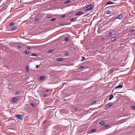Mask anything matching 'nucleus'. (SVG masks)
Here are the masks:
<instances>
[{"mask_svg": "<svg viewBox=\"0 0 135 135\" xmlns=\"http://www.w3.org/2000/svg\"><path fill=\"white\" fill-rule=\"evenodd\" d=\"M56 20V18H52L51 20V21H55Z\"/></svg>", "mask_w": 135, "mask_h": 135, "instance_id": "25", "label": "nucleus"}, {"mask_svg": "<svg viewBox=\"0 0 135 135\" xmlns=\"http://www.w3.org/2000/svg\"><path fill=\"white\" fill-rule=\"evenodd\" d=\"M31 48V47L30 46H27V48L28 50H30Z\"/></svg>", "mask_w": 135, "mask_h": 135, "instance_id": "31", "label": "nucleus"}, {"mask_svg": "<svg viewBox=\"0 0 135 135\" xmlns=\"http://www.w3.org/2000/svg\"><path fill=\"white\" fill-rule=\"evenodd\" d=\"M132 108L133 109H135V106H132Z\"/></svg>", "mask_w": 135, "mask_h": 135, "instance_id": "36", "label": "nucleus"}, {"mask_svg": "<svg viewBox=\"0 0 135 135\" xmlns=\"http://www.w3.org/2000/svg\"><path fill=\"white\" fill-rule=\"evenodd\" d=\"M40 79L41 80H43L44 79V77L43 76H41L40 77Z\"/></svg>", "mask_w": 135, "mask_h": 135, "instance_id": "18", "label": "nucleus"}, {"mask_svg": "<svg viewBox=\"0 0 135 135\" xmlns=\"http://www.w3.org/2000/svg\"><path fill=\"white\" fill-rule=\"evenodd\" d=\"M13 101L14 102H17V97H15L13 98Z\"/></svg>", "mask_w": 135, "mask_h": 135, "instance_id": "10", "label": "nucleus"}, {"mask_svg": "<svg viewBox=\"0 0 135 135\" xmlns=\"http://www.w3.org/2000/svg\"><path fill=\"white\" fill-rule=\"evenodd\" d=\"M74 109L75 110H76L78 109V107H77L75 108Z\"/></svg>", "mask_w": 135, "mask_h": 135, "instance_id": "41", "label": "nucleus"}, {"mask_svg": "<svg viewBox=\"0 0 135 135\" xmlns=\"http://www.w3.org/2000/svg\"><path fill=\"white\" fill-rule=\"evenodd\" d=\"M113 33L112 32H110L109 33L108 35H109L110 36H112L113 35Z\"/></svg>", "mask_w": 135, "mask_h": 135, "instance_id": "19", "label": "nucleus"}, {"mask_svg": "<svg viewBox=\"0 0 135 135\" xmlns=\"http://www.w3.org/2000/svg\"><path fill=\"white\" fill-rule=\"evenodd\" d=\"M60 25H61H61H62V24H60Z\"/></svg>", "mask_w": 135, "mask_h": 135, "instance_id": "48", "label": "nucleus"}, {"mask_svg": "<svg viewBox=\"0 0 135 135\" xmlns=\"http://www.w3.org/2000/svg\"><path fill=\"white\" fill-rule=\"evenodd\" d=\"M111 26V25H110V26Z\"/></svg>", "mask_w": 135, "mask_h": 135, "instance_id": "50", "label": "nucleus"}, {"mask_svg": "<svg viewBox=\"0 0 135 135\" xmlns=\"http://www.w3.org/2000/svg\"><path fill=\"white\" fill-rule=\"evenodd\" d=\"M114 3H113V2H112L110 1H109L108 2H107L106 4V5H108V4H114Z\"/></svg>", "mask_w": 135, "mask_h": 135, "instance_id": "11", "label": "nucleus"}, {"mask_svg": "<svg viewBox=\"0 0 135 135\" xmlns=\"http://www.w3.org/2000/svg\"><path fill=\"white\" fill-rule=\"evenodd\" d=\"M122 87L123 86L121 85L120 84L115 87L114 89H117L119 88H122Z\"/></svg>", "mask_w": 135, "mask_h": 135, "instance_id": "4", "label": "nucleus"}, {"mask_svg": "<svg viewBox=\"0 0 135 135\" xmlns=\"http://www.w3.org/2000/svg\"><path fill=\"white\" fill-rule=\"evenodd\" d=\"M94 8L93 5H89L87 7L86 10H89L93 9Z\"/></svg>", "mask_w": 135, "mask_h": 135, "instance_id": "2", "label": "nucleus"}, {"mask_svg": "<svg viewBox=\"0 0 135 135\" xmlns=\"http://www.w3.org/2000/svg\"><path fill=\"white\" fill-rule=\"evenodd\" d=\"M104 38H103L102 39V40H104Z\"/></svg>", "mask_w": 135, "mask_h": 135, "instance_id": "46", "label": "nucleus"}, {"mask_svg": "<svg viewBox=\"0 0 135 135\" xmlns=\"http://www.w3.org/2000/svg\"><path fill=\"white\" fill-rule=\"evenodd\" d=\"M51 16L50 15H48L47 16V17L48 18H51Z\"/></svg>", "mask_w": 135, "mask_h": 135, "instance_id": "30", "label": "nucleus"}, {"mask_svg": "<svg viewBox=\"0 0 135 135\" xmlns=\"http://www.w3.org/2000/svg\"><path fill=\"white\" fill-rule=\"evenodd\" d=\"M17 47L18 48L17 49H21V46L20 45H18V46H17Z\"/></svg>", "mask_w": 135, "mask_h": 135, "instance_id": "32", "label": "nucleus"}, {"mask_svg": "<svg viewBox=\"0 0 135 135\" xmlns=\"http://www.w3.org/2000/svg\"><path fill=\"white\" fill-rule=\"evenodd\" d=\"M65 14L63 15H61V17L62 18L64 17L65 16Z\"/></svg>", "mask_w": 135, "mask_h": 135, "instance_id": "34", "label": "nucleus"}, {"mask_svg": "<svg viewBox=\"0 0 135 135\" xmlns=\"http://www.w3.org/2000/svg\"><path fill=\"white\" fill-rule=\"evenodd\" d=\"M40 1H36L35 2H39Z\"/></svg>", "mask_w": 135, "mask_h": 135, "instance_id": "47", "label": "nucleus"}, {"mask_svg": "<svg viewBox=\"0 0 135 135\" xmlns=\"http://www.w3.org/2000/svg\"><path fill=\"white\" fill-rule=\"evenodd\" d=\"M31 105L32 107H34L35 106V104L34 103H31Z\"/></svg>", "mask_w": 135, "mask_h": 135, "instance_id": "23", "label": "nucleus"}, {"mask_svg": "<svg viewBox=\"0 0 135 135\" xmlns=\"http://www.w3.org/2000/svg\"><path fill=\"white\" fill-rule=\"evenodd\" d=\"M96 131V129H94L91 130V132H94Z\"/></svg>", "mask_w": 135, "mask_h": 135, "instance_id": "33", "label": "nucleus"}, {"mask_svg": "<svg viewBox=\"0 0 135 135\" xmlns=\"http://www.w3.org/2000/svg\"><path fill=\"white\" fill-rule=\"evenodd\" d=\"M117 19H118L119 20L122 19V15L121 14L119 15L117 17H116V18H115V20H116Z\"/></svg>", "mask_w": 135, "mask_h": 135, "instance_id": "3", "label": "nucleus"}, {"mask_svg": "<svg viewBox=\"0 0 135 135\" xmlns=\"http://www.w3.org/2000/svg\"><path fill=\"white\" fill-rule=\"evenodd\" d=\"M116 39V38L115 37H113L111 38V40L112 41H114Z\"/></svg>", "mask_w": 135, "mask_h": 135, "instance_id": "16", "label": "nucleus"}, {"mask_svg": "<svg viewBox=\"0 0 135 135\" xmlns=\"http://www.w3.org/2000/svg\"><path fill=\"white\" fill-rule=\"evenodd\" d=\"M22 116V115H19L18 114H17L16 115L15 117L17 118L18 119H20L21 120H22L23 119Z\"/></svg>", "mask_w": 135, "mask_h": 135, "instance_id": "1", "label": "nucleus"}, {"mask_svg": "<svg viewBox=\"0 0 135 135\" xmlns=\"http://www.w3.org/2000/svg\"><path fill=\"white\" fill-rule=\"evenodd\" d=\"M24 53L26 54H28L29 53V51H25Z\"/></svg>", "mask_w": 135, "mask_h": 135, "instance_id": "17", "label": "nucleus"}, {"mask_svg": "<svg viewBox=\"0 0 135 135\" xmlns=\"http://www.w3.org/2000/svg\"><path fill=\"white\" fill-rule=\"evenodd\" d=\"M84 67L83 66H80V68L81 69H82Z\"/></svg>", "mask_w": 135, "mask_h": 135, "instance_id": "37", "label": "nucleus"}, {"mask_svg": "<svg viewBox=\"0 0 135 135\" xmlns=\"http://www.w3.org/2000/svg\"><path fill=\"white\" fill-rule=\"evenodd\" d=\"M69 38L68 37H66L64 39V40L65 41H67L69 40Z\"/></svg>", "mask_w": 135, "mask_h": 135, "instance_id": "13", "label": "nucleus"}, {"mask_svg": "<svg viewBox=\"0 0 135 135\" xmlns=\"http://www.w3.org/2000/svg\"><path fill=\"white\" fill-rule=\"evenodd\" d=\"M69 54V53L68 52H65V55H68Z\"/></svg>", "mask_w": 135, "mask_h": 135, "instance_id": "38", "label": "nucleus"}, {"mask_svg": "<svg viewBox=\"0 0 135 135\" xmlns=\"http://www.w3.org/2000/svg\"><path fill=\"white\" fill-rule=\"evenodd\" d=\"M113 95L112 94L110 95L109 96L108 100H111L113 98Z\"/></svg>", "mask_w": 135, "mask_h": 135, "instance_id": "7", "label": "nucleus"}, {"mask_svg": "<svg viewBox=\"0 0 135 135\" xmlns=\"http://www.w3.org/2000/svg\"><path fill=\"white\" fill-rule=\"evenodd\" d=\"M75 20V18H73V19H71V20L72 21V20Z\"/></svg>", "mask_w": 135, "mask_h": 135, "instance_id": "42", "label": "nucleus"}, {"mask_svg": "<svg viewBox=\"0 0 135 135\" xmlns=\"http://www.w3.org/2000/svg\"><path fill=\"white\" fill-rule=\"evenodd\" d=\"M44 96L45 97H46V94H44Z\"/></svg>", "mask_w": 135, "mask_h": 135, "instance_id": "44", "label": "nucleus"}, {"mask_svg": "<svg viewBox=\"0 0 135 135\" xmlns=\"http://www.w3.org/2000/svg\"><path fill=\"white\" fill-rule=\"evenodd\" d=\"M70 1H69V0H68V1H66L65 2V3H70Z\"/></svg>", "mask_w": 135, "mask_h": 135, "instance_id": "24", "label": "nucleus"}, {"mask_svg": "<svg viewBox=\"0 0 135 135\" xmlns=\"http://www.w3.org/2000/svg\"><path fill=\"white\" fill-rule=\"evenodd\" d=\"M134 31V30H133V29H132V30H131L130 31V32H131V33H132Z\"/></svg>", "mask_w": 135, "mask_h": 135, "instance_id": "35", "label": "nucleus"}, {"mask_svg": "<svg viewBox=\"0 0 135 135\" xmlns=\"http://www.w3.org/2000/svg\"><path fill=\"white\" fill-rule=\"evenodd\" d=\"M15 25V23H10V26H13Z\"/></svg>", "mask_w": 135, "mask_h": 135, "instance_id": "26", "label": "nucleus"}, {"mask_svg": "<svg viewBox=\"0 0 135 135\" xmlns=\"http://www.w3.org/2000/svg\"><path fill=\"white\" fill-rule=\"evenodd\" d=\"M26 69L27 71H28L29 70V67L28 66H26Z\"/></svg>", "mask_w": 135, "mask_h": 135, "instance_id": "22", "label": "nucleus"}, {"mask_svg": "<svg viewBox=\"0 0 135 135\" xmlns=\"http://www.w3.org/2000/svg\"><path fill=\"white\" fill-rule=\"evenodd\" d=\"M113 104V103H109L106 106V107H107V108L109 107L112 105Z\"/></svg>", "mask_w": 135, "mask_h": 135, "instance_id": "5", "label": "nucleus"}, {"mask_svg": "<svg viewBox=\"0 0 135 135\" xmlns=\"http://www.w3.org/2000/svg\"><path fill=\"white\" fill-rule=\"evenodd\" d=\"M17 27L15 26H14L13 27L11 28L12 31H14L17 29Z\"/></svg>", "mask_w": 135, "mask_h": 135, "instance_id": "9", "label": "nucleus"}, {"mask_svg": "<svg viewBox=\"0 0 135 135\" xmlns=\"http://www.w3.org/2000/svg\"><path fill=\"white\" fill-rule=\"evenodd\" d=\"M85 60V58L84 57H83V59H82V61H84V60Z\"/></svg>", "mask_w": 135, "mask_h": 135, "instance_id": "40", "label": "nucleus"}, {"mask_svg": "<svg viewBox=\"0 0 135 135\" xmlns=\"http://www.w3.org/2000/svg\"><path fill=\"white\" fill-rule=\"evenodd\" d=\"M39 66L38 65H37L36 66V68H37L39 67Z\"/></svg>", "mask_w": 135, "mask_h": 135, "instance_id": "39", "label": "nucleus"}, {"mask_svg": "<svg viewBox=\"0 0 135 135\" xmlns=\"http://www.w3.org/2000/svg\"><path fill=\"white\" fill-rule=\"evenodd\" d=\"M114 70L113 69H111L109 70V74H111L114 71Z\"/></svg>", "mask_w": 135, "mask_h": 135, "instance_id": "14", "label": "nucleus"}, {"mask_svg": "<svg viewBox=\"0 0 135 135\" xmlns=\"http://www.w3.org/2000/svg\"><path fill=\"white\" fill-rule=\"evenodd\" d=\"M105 124V122L104 121H102L100 122L99 124L102 125H104Z\"/></svg>", "mask_w": 135, "mask_h": 135, "instance_id": "12", "label": "nucleus"}, {"mask_svg": "<svg viewBox=\"0 0 135 135\" xmlns=\"http://www.w3.org/2000/svg\"><path fill=\"white\" fill-rule=\"evenodd\" d=\"M36 0H34V1H33V2L35 1Z\"/></svg>", "mask_w": 135, "mask_h": 135, "instance_id": "49", "label": "nucleus"}, {"mask_svg": "<svg viewBox=\"0 0 135 135\" xmlns=\"http://www.w3.org/2000/svg\"><path fill=\"white\" fill-rule=\"evenodd\" d=\"M82 12H79L77 13L76 14V15H80L82 14Z\"/></svg>", "mask_w": 135, "mask_h": 135, "instance_id": "8", "label": "nucleus"}, {"mask_svg": "<svg viewBox=\"0 0 135 135\" xmlns=\"http://www.w3.org/2000/svg\"><path fill=\"white\" fill-rule=\"evenodd\" d=\"M54 51V50L53 49H51V50H50L48 51V52L49 53H51L52 52H53Z\"/></svg>", "mask_w": 135, "mask_h": 135, "instance_id": "15", "label": "nucleus"}, {"mask_svg": "<svg viewBox=\"0 0 135 135\" xmlns=\"http://www.w3.org/2000/svg\"><path fill=\"white\" fill-rule=\"evenodd\" d=\"M30 55L33 56H37V54H35L33 53V54H32Z\"/></svg>", "mask_w": 135, "mask_h": 135, "instance_id": "21", "label": "nucleus"}, {"mask_svg": "<svg viewBox=\"0 0 135 135\" xmlns=\"http://www.w3.org/2000/svg\"><path fill=\"white\" fill-rule=\"evenodd\" d=\"M19 93V92H17V93H16V94L18 95V94Z\"/></svg>", "mask_w": 135, "mask_h": 135, "instance_id": "43", "label": "nucleus"}, {"mask_svg": "<svg viewBox=\"0 0 135 135\" xmlns=\"http://www.w3.org/2000/svg\"><path fill=\"white\" fill-rule=\"evenodd\" d=\"M64 60V59L62 58H59L56 59V60L59 61H62Z\"/></svg>", "mask_w": 135, "mask_h": 135, "instance_id": "6", "label": "nucleus"}, {"mask_svg": "<svg viewBox=\"0 0 135 135\" xmlns=\"http://www.w3.org/2000/svg\"><path fill=\"white\" fill-rule=\"evenodd\" d=\"M111 12L110 11H108L107 12V14H110L111 13Z\"/></svg>", "mask_w": 135, "mask_h": 135, "instance_id": "29", "label": "nucleus"}, {"mask_svg": "<svg viewBox=\"0 0 135 135\" xmlns=\"http://www.w3.org/2000/svg\"><path fill=\"white\" fill-rule=\"evenodd\" d=\"M104 127H108V128H110V126L109 125H108V124H106L104 126Z\"/></svg>", "mask_w": 135, "mask_h": 135, "instance_id": "20", "label": "nucleus"}, {"mask_svg": "<svg viewBox=\"0 0 135 135\" xmlns=\"http://www.w3.org/2000/svg\"><path fill=\"white\" fill-rule=\"evenodd\" d=\"M46 91L47 92H48L49 91V90L47 89V90Z\"/></svg>", "mask_w": 135, "mask_h": 135, "instance_id": "45", "label": "nucleus"}, {"mask_svg": "<svg viewBox=\"0 0 135 135\" xmlns=\"http://www.w3.org/2000/svg\"><path fill=\"white\" fill-rule=\"evenodd\" d=\"M96 101H93L92 102V104H94L95 103H96Z\"/></svg>", "mask_w": 135, "mask_h": 135, "instance_id": "28", "label": "nucleus"}, {"mask_svg": "<svg viewBox=\"0 0 135 135\" xmlns=\"http://www.w3.org/2000/svg\"><path fill=\"white\" fill-rule=\"evenodd\" d=\"M39 19L38 18H36L35 20V22H37L39 20Z\"/></svg>", "mask_w": 135, "mask_h": 135, "instance_id": "27", "label": "nucleus"}]
</instances>
